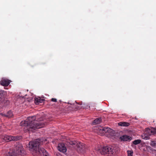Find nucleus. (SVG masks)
Segmentation results:
<instances>
[{
    "mask_svg": "<svg viewBox=\"0 0 156 156\" xmlns=\"http://www.w3.org/2000/svg\"><path fill=\"white\" fill-rule=\"evenodd\" d=\"M36 116L28 117L25 121L20 123L21 126H25L24 130L25 132L31 131L34 132L36 129L43 127L45 125V123L42 121L36 120Z\"/></svg>",
    "mask_w": 156,
    "mask_h": 156,
    "instance_id": "1",
    "label": "nucleus"
},
{
    "mask_svg": "<svg viewBox=\"0 0 156 156\" xmlns=\"http://www.w3.org/2000/svg\"><path fill=\"white\" fill-rule=\"evenodd\" d=\"M40 140L37 139L30 141L27 147L34 156H40L42 154L44 156H49L46 151L43 147L39 146L41 143Z\"/></svg>",
    "mask_w": 156,
    "mask_h": 156,
    "instance_id": "2",
    "label": "nucleus"
},
{
    "mask_svg": "<svg viewBox=\"0 0 156 156\" xmlns=\"http://www.w3.org/2000/svg\"><path fill=\"white\" fill-rule=\"evenodd\" d=\"M16 151L13 153H9L6 156H24L26 152L21 144H18L16 147Z\"/></svg>",
    "mask_w": 156,
    "mask_h": 156,
    "instance_id": "3",
    "label": "nucleus"
},
{
    "mask_svg": "<svg viewBox=\"0 0 156 156\" xmlns=\"http://www.w3.org/2000/svg\"><path fill=\"white\" fill-rule=\"evenodd\" d=\"M101 153L102 154L105 155L109 154L110 155H115L118 153V150L115 147H111L106 146L103 147L101 151Z\"/></svg>",
    "mask_w": 156,
    "mask_h": 156,
    "instance_id": "4",
    "label": "nucleus"
},
{
    "mask_svg": "<svg viewBox=\"0 0 156 156\" xmlns=\"http://www.w3.org/2000/svg\"><path fill=\"white\" fill-rule=\"evenodd\" d=\"M152 135H156V129L151 128V129L146 128L144 134L141 135L142 139L145 140L149 139V136Z\"/></svg>",
    "mask_w": 156,
    "mask_h": 156,
    "instance_id": "5",
    "label": "nucleus"
},
{
    "mask_svg": "<svg viewBox=\"0 0 156 156\" xmlns=\"http://www.w3.org/2000/svg\"><path fill=\"white\" fill-rule=\"evenodd\" d=\"M69 143L71 145H75V147H77V151L78 152H81L83 151L86 148V146L84 144L77 141H69Z\"/></svg>",
    "mask_w": 156,
    "mask_h": 156,
    "instance_id": "6",
    "label": "nucleus"
},
{
    "mask_svg": "<svg viewBox=\"0 0 156 156\" xmlns=\"http://www.w3.org/2000/svg\"><path fill=\"white\" fill-rule=\"evenodd\" d=\"M95 129L97 130V133L101 135L107 133L111 134V133L112 131V129L106 127L98 126Z\"/></svg>",
    "mask_w": 156,
    "mask_h": 156,
    "instance_id": "7",
    "label": "nucleus"
},
{
    "mask_svg": "<svg viewBox=\"0 0 156 156\" xmlns=\"http://www.w3.org/2000/svg\"><path fill=\"white\" fill-rule=\"evenodd\" d=\"M20 139V137L18 136H11L7 135H2L0 137V142H8L11 140H17Z\"/></svg>",
    "mask_w": 156,
    "mask_h": 156,
    "instance_id": "8",
    "label": "nucleus"
},
{
    "mask_svg": "<svg viewBox=\"0 0 156 156\" xmlns=\"http://www.w3.org/2000/svg\"><path fill=\"white\" fill-rule=\"evenodd\" d=\"M11 81L5 78H2L0 81V84L1 85L7 87L10 84Z\"/></svg>",
    "mask_w": 156,
    "mask_h": 156,
    "instance_id": "9",
    "label": "nucleus"
},
{
    "mask_svg": "<svg viewBox=\"0 0 156 156\" xmlns=\"http://www.w3.org/2000/svg\"><path fill=\"white\" fill-rule=\"evenodd\" d=\"M132 139V138L130 136L126 135H123L120 137V140L123 141H130Z\"/></svg>",
    "mask_w": 156,
    "mask_h": 156,
    "instance_id": "10",
    "label": "nucleus"
},
{
    "mask_svg": "<svg viewBox=\"0 0 156 156\" xmlns=\"http://www.w3.org/2000/svg\"><path fill=\"white\" fill-rule=\"evenodd\" d=\"M58 150L60 152L65 153L66 152L67 149L64 144H59L58 146Z\"/></svg>",
    "mask_w": 156,
    "mask_h": 156,
    "instance_id": "11",
    "label": "nucleus"
},
{
    "mask_svg": "<svg viewBox=\"0 0 156 156\" xmlns=\"http://www.w3.org/2000/svg\"><path fill=\"white\" fill-rule=\"evenodd\" d=\"M44 101V99H41L40 97L35 98V103L37 105H38L40 103H42Z\"/></svg>",
    "mask_w": 156,
    "mask_h": 156,
    "instance_id": "12",
    "label": "nucleus"
},
{
    "mask_svg": "<svg viewBox=\"0 0 156 156\" xmlns=\"http://www.w3.org/2000/svg\"><path fill=\"white\" fill-rule=\"evenodd\" d=\"M1 114L2 116L9 118H11L13 116V114L12 112L11 111H8L6 114L4 113H1Z\"/></svg>",
    "mask_w": 156,
    "mask_h": 156,
    "instance_id": "13",
    "label": "nucleus"
},
{
    "mask_svg": "<svg viewBox=\"0 0 156 156\" xmlns=\"http://www.w3.org/2000/svg\"><path fill=\"white\" fill-rule=\"evenodd\" d=\"M118 125L121 126H128L129 125V123L126 122H121L119 123Z\"/></svg>",
    "mask_w": 156,
    "mask_h": 156,
    "instance_id": "14",
    "label": "nucleus"
},
{
    "mask_svg": "<svg viewBox=\"0 0 156 156\" xmlns=\"http://www.w3.org/2000/svg\"><path fill=\"white\" fill-rule=\"evenodd\" d=\"M5 97V93L2 91H0V101L2 102Z\"/></svg>",
    "mask_w": 156,
    "mask_h": 156,
    "instance_id": "15",
    "label": "nucleus"
},
{
    "mask_svg": "<svg viewBox=\"0 0 156 156\" xmlns=\"http://www.w3.org/2000/svg\"><path fill=\"white\" fill-rule=\"evenodd\" d=\"M101 121V118H99L96 119L94 120L93 123V124H96L100 123Z\"/></svg>",
    "mask_w": 156,
    "mask_h": 156,
    "instance_id": "16",
    "label": "nucleus"
},
{
    "mask_svg": "<svg viewBox=\"0 0 156 156\" xmlns=\"http://www.w3.org/2000/svg\"><path fill=\"white\" fill-rule=\"evenodd\" d=\"M150 145L153 147H155L156 146V140L151 141Z\"/></svg>",
    "mask_w": 156,
    "mask_h": 156,
    "instance_id": "17",
    "label": "nucleus"
},
{
    "mask_svg": "<svg viewBox=\"0 0 156 156\" xmlns=\"http://www.w3.org/2000/svg\"><path fill=\"white\" fill-rule=\"evenodd\" d=\"M141 140L140 139L136 140L133 142L134 144L137 145L141 142Z\"/></svg>",
    "mask_w": 156,
    "mask_h": 156,
    "instance_id": "18",
    "label": "nucleus"
},
{
    "mask_svg": "<svg viewBox=\"0 0 156 156\" xmlns=\"http://www.w3.org/2000/svg\"><path fill=\"white\" fill-rule=\"evenodd\" d=\"M128 156H133V151H127Z\"/></svg>",
    "mask_w": 156,
    "mask_h": 156,
    "instance_id": "19",
    "label": "nucleus"
},
{
    "mask_svg": "<svg viewBox=\"0 0 156 156\" xmlns=\"http://www.w3.org/2000/svg\"><path fill=\"white\" fill-rule=\"evenodd\" d=\"M51 101L54 102H56L57 101V99L55 98H52L51 99Z\"/></svg>",
    "mask_w": 156,
    "mask_h": 156,
    "instance_id": "20",
    "label": "nucleus"
}]
</instances>
